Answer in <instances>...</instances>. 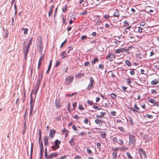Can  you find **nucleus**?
<instances>
[{
    "instance_id": "774afa93",
    "label": "nucleus",
    "mask_w": 159,
    "mask_h": 159,
    "mask_svg": "<svg viewBox=\"0 0 159 159\" xmlns=\"http://www.w3.org/2000/svg\"><path fill=\"white\" fill-rule=\"evenodd\" d=\"M104 17L105 19H108L110 17V16L109 15H105L104 16Z\"/></svg>"
},
{
    "instance_id": "f03ea898",
    "label": "nucleus",
    "mask_w": 159,
    "mask_h": 159,
    "mask_svg": "<svg viewBox=\"0 0 159 159\" xmlns=\"http://www.w3.org/2000/svg\"><path fill=\"white\" fill-rule=\"evenodd\" d=\"M32 39V38L29 41V42L28 43L27 47H26L25 45V42L24 43V46L23 47V52L25 54V59H27V54L28 52L31 43Z\"/></svg>"
},
{
    "instance_id": "6ab92c4d",
    "label": "nucleus",
    "mask_w": 159,
    "mask_h": 159,
    "mask_svg": "<svg viewBox=\"0 0 159 159\" xmlns=\"http://www.w3.org/2000/svg\"><path fill=\"white\" fill-rule=\"evenodd\" d=\"M148 102L154 104H155L156 103V102L155 100L150 98H148Z\"/></svg>"
},
{
    "instance_id": "13d9d810",
    "label": "nucleus",
    "mask_w": 159,
    "mask_h": 159,
    "mask_svg": "<svg viewBox=\"0 0 159 159\" xmlns=\"http://www.w3.org/2000/svg\"><path fill=\"white\" fill-rule=\"evenodd\" d=\"M119 129L120 131L123 132L125 131L123 127H119Z\"/></svg>"
},
{
    "instance_id": "7c9ffc66",
    "label": "nucleus",
    "mask_w": 159,
    "mask_h": 159,
    "mask_svg": "<svg viewBox=\"0 0 159 159\" xmlns=\"http://www.w3.org/2000/svg\"><path fill=\"white\" fill-rule=\"evenodd\" d=\"M131 71H130V74L132 75H134L135 74V69H129Z\"/></svg>"
},
{
    "instance_id": "5701e85b",
    "label": "nucleus",
    "mask_w": 159,
    "mask_h": 159,
    "mask_svg": "<svg viewBox=\"0 0 159 159\" xmlns=\"http://www.w3.org/2000/svg\"><path fill=\"white\" fill-rule=\"evenodd\" d=\"M69 143L71 146H74L75 145V143L74 142V139L73 138H71L69 142Z\"/></svg>"
},
{
    "instance_id": "4468645a",
    "label": "nucleus",
    "mask_w": 159,
    "mask_h": 159,
    "mask_svg": "<svg viewBox=\"0 0 159 159\" xmlns=\"http://www.w3.org/2000/svg\"><path fill=\"white\" fill-rule=\"evenodd\" d=\"M44 145L45 146H48V136H46L44 137Z\"/></svg>"
},
{
    "instance_id": "39448f33",
    "label": "nucleus",
    "mask_w": 159,
    "mask_h": 159,
    "mask_svg": "<svg viewBox=\"0 0 159 159\" xmlns=\"http://www.w3.org/2000/svg\"><path fill=\"white\" fill-rule=\"evenodd\" d=\"M138 152L139 153L141 158L146 159L147 158L146 154L145 152L142 148H139Z\"/></svg>"
},
{
    "instance_id": "c03bdc74",
    "label": "nucleus",
    "mask_w": 159,
    "mask_h": 159,
    "mask_svg": "<svg viewBox=\"0 0 159 159\" xmlns=\"http://www.w3.org/2000/svg\"><path fill=\"white\" fill-rule=\"evenodd\" d=\"M138 32L139 33H141L143 32V29L141 27H139L138 29Z\"/></svg>"
},
{
    "instance_id": "5fc2aeb1",
    "label": "nucleus",
    "mask_w": 159,
    "mask_h": 159,
    "mask_svg": "<svg viewBox=\"0 0 159 159\" xmlns=\"http://www.w3.org/2000/svg\"><path fill=\"white\" fill-rule=\"evenodd\" d=\"M93 108L95 109H97L98 110H100L101 109L100 107L97 106H93Z\"/></svg>"
},
{
    "instance_id": "c756f323",
    "label": "nucleus",
    "mask_w": 159,
    "mask_h": 159,
    "mask_svg": "<svg viewBox=\"0 0 159 159\" xmlns=\"http://www.w3.org/2000/svg\"><path fill=\"white\" fill-rule=\"evenodd\" d=\"M113 159H116L117 156V152H113L112 153Z\"/></svg>"
},
{
    "instance_id": "20e7f679",
    "label": "nucleus",
    "mask_w": 159,
    "mask_h": 159,
    "mask_svg": "<svg viewBox=\"0 0 159 159\" xmlns=\"http://www.w3.org/2000/svg\"><path fill=\"white\" fill-rule=\"evenodd\" d=\"M33 91H32L30 94V114L31 115L32 111H33V108L34 107V101L33 102V97H32V93Z\"/></svg>"
},
{
    "instance_id": "412c9836",
    "label": "nucleus",
    "mask_w": 159,
    "mask_h": 159,
    "mask_svg": "<svg viewBox=\"0 0 159 159\" xmlns=\"http://www.w3.org/2000/svg\"><path fill=\"white\" fill-rule=\"evenodd\" d=\"M98 58L93 57V59L92 61L91 62L92 64H94L96 63L97 62H98Z\"/></svg>"
},
{
    "instance_id": "052dcab7",
    "label": "nucleus",
    "mask_w": 159,
    "mask_h": 159,
    "mask_svg": "<svg viewBox=\"0 0 159 159\" xmlns=\"http://www.w3.org/2000/svg\"><path fill=\"white\" fill-rule=\"evenodd\" d=\"M87 102L90 105H92L93 104V102L92 101H91L88 100L87 101Z\"/></svg>"
},
{
    "instance_id": "37998d69",
    "label": "nucleus",
    "mask_w": 159,
    "mask_h": 159,
    "mask_svg": "<svg viewBox=\"0 0 159 159\" xmlns=\"http://www.w3.org/2000/svg\"><path fill=\"white\" fill-rule=\"evenodd\" d=\"M39 143L40 149H43L42 141L40 142Z\"/></svg>"
},
{
    "instance_id": "338daca9",
    "label": "nucleus",
    "mask_w": 159,
    "mask_h": 159,
    "mask_svg": "<svg viewBox=\"0 0 159 159\" xmlns=\"http://www.w3.org/2000/svg\"><path fill=\"white\" fill-rule=\"evenodd\" d=\"M113 141L115 142V143H117V139L116 137H114L113 139Z\"/></svg>"
},
{
    "instance_id": "79ce46f5",
    "label": "nucleus",
    "mask_w": 159,
    "mask_h": 159,
    "mask_svg": "<svg viewBox=\"0 0 159 159\" xmlns=\"http://www.w3.org/2000/svg\"><path fill=\"white\" fill-rule=\"evenodd\" d=\"M139 24L140 26H143L146 24V23L144 21H142Z\"/></svg>"
},
{
    "instance_id": "0e129e2a",
    "label": "nucleus",
    "mask_w": 159,
    "mask_h": 159,
    "mask_svg": "<svg viewBox=\"0 0 159 159\" xmlns=\"http://www.w3.org/2000/svg\"><path fill=\"white\" fill-rule=\"evenodd\" d=\"M97 146L98 148L100 149L101 148V144L99 143H97Z\"/></svg>"
},
{
    "instance_id": "393cba45",
    "label": "nucleus",
    "mask_w": 159,
    "mask_h": 159,
    "mask_svg": "<svg viewBox=\"0 0 159 159\" xmlns=\"http://www.w3.org/2000/svg\"><path fill=\"white\" fill-rule=\"evenodd\" d=\"M33 143H32L31 144V150H30V159H32V153L33 151Z\"/></svg>"
},
{
    "instance_id": "1a4fd4ad",
    "label": "nucleus",
    "mask_w": 159,
    "mask_h": 159,
    "mask_svg": "<svg viewBox=\"0 0 159 159\" xmlns=\"http://www.w3.org/2000/svg\"><path fill=\"white\" fill-rule=\"evenodd\" d=\"M129 49H125V48H118L116 49L115 51V53L116 54H118L123 52L125 51L128 50Z\"/></svg>"
},
{
    "instance_id": "0eeeda50",
    "label": "nucleus",
    "mask_w": 159,
    "mask_h": 159,
    "mask_svg": "<svg viewBox=\"0 0 159 159\" xmlns=\"http://www.w3.org/2000/svg\"><path fill=\"white\" fill-rule=\"evenodd\" d=\"M90 83L87 87V90H89L91 89L93 87V84L94 83V80L92 77L89 78Z\"/></svg>"
},
{
    "instance_id": "c9c22d12",
    "label": "nucleus",
    "mask_w": 159,
    "mask_h": 159,
    "mask_svg": "<svg viewBox=\"0 0 159 159\" xmlns=\"http://www.w3.org/2000/svg\"><path fill=\"white\" fill-rule=\"evenodd\" d=\"M126 155L127 156V157L130 159H132L133 157H132V156L131 155L130 153L129 152H126Z\"/></svg>"
},
{
    "instance_id": "e433bc0d",
    "label": "nucleus",
    "mask_w": 159,
    "mask_h": 159,
    "mask_svg": "<svg viewBox=\"0 0 159 159\" xmlns=\"http://www.w3.org/2000/svg\"><path fill=\"white\" fill-rule=\"evenodd\" d=\"M87 150L88 154L91 155H92L93 153L91 150L87 148Z\"/></svg>"
},
{
    "instance_id": "7ed1b4c3",
    "label": "nucleus",
    "mask_w": 159,
    "mask_h": 159,
    "mask_svg": "<svg viewBox=\"0 0 159 159\" xmlns=\"http://www.w3.org/2000/svg\"><path fill=\"white\" fill-rule=\"evenodd\" d=\"M74 77L72 76H67L65 80V84L67 85L70 84L73 81Z\"/></svg>"
},
{
    "instance_id": "58836bf2",
    "label": "nucleus",
    "mask_w": 159,
    "mask_h": 159,
    "mask_svg": "<svg viewBox=\"0 0 159 159\" xmlns=\"http://www.w3.org/2000/svg\"><path fill=\"white\" fill-rule=\"evenodd\" d=\"M125 63L129 66H131V63L129 61H125Z\"/></svg>"
},
{
    "instance_id": "a878e982",
    "label": "nucleus",
    "mask_w": 159,
    "mask_h": 159,
    "mask_svg": "<svg viewBox=\"0 0 159 159\" xmlns=\"http://www.w3.org/2000/svg\"><path fill=\"white\" fill-rule=\"evenodd\" d=\"M61 56L62 59L66 58L67 57V56L66 54V52L64 51L62 52L61 54Z\"/></svg>"
},
{
    "instance_id": "bf43d9fd",
    "label": "nucleus",
    "mask_w": 159,
    "mask_h": 159,
    "mask_svg": "<svg viewBox=\"0 0 159 159\" xmlns=\"http://www.w3.org/2000/svg\"><path fill=\"white\" fill-rule=\"evenodd\" d=\"M90 63L89 61H86L84 63V65L86 66H88L89 65Z\"/></svg>"
},
{
    "instance_id": "473e14b6",
    "label": "nucleus",
    "mask_w": 159,
    "mask_h": 159,
    "mask_svg": "<svg viewBox=\"0 0 159 159\" xmlns=\"http://www.w3.org/2000/svg\"><path fill=\"white\" fill-rule=\"evenodd\" d=\"M120 149L119 148H112V150L113 151V152H116L118 151Z\"/></svg>"
},
{
    "instance_id": "c85d7f7f",
    "label": "nucleus",
    "mask_w": 159,
    "mask_h": 159,
    "mask_svg": "<svg viewBox=\"0 0 159 159\" xmlns=\"http://www.w3.org/2000/svg\"><path fill=\"white\" fill-rule=\"evenodd\" d=\"M118 143L120 145H123L124 144V142L123 140L121 139H119L118 140Z\"/></svg>"
},
{
    "instance_id": "3c124183",
    "label": "nucleus",
    "mask_w": 159,
    "mask_h": 159,
    "mask_svg": "<svg viewBox=\"0 0 159 159\" xmlns=\"http://www.w3.org/2000/svg\"><path fill=\"white\" fill-rule=\"evenodd\" d=\"M89 122V120L87 119H85L84 120V123L86 124H87Z\"/></svg>"
},
{
    "instance_id": "680f3d73",
    "label": "nucleus",
    "mask_w": 159,
    "mask_h": 159,
    "mask_svg": "<svg viewBox=\"0 0 159 159\" xmlns=\"http://www.w3.org/2000/svg\"><path fill=\"white\" fill-rule=\"evenodd\" d=\"M151 91L152 93L153 94H155L157 93L156 91L154 89H151Z\"/></svg>"
},
{
    "instance_id": "f704fd0d",
    "label": "nucleus",
    "mask_w": 159,
    "mask_h": 159,
    "mask_svg": "<svg viewBox=\"0 0 159 159\" xmlns=\"http://www.w3.org/2000/svg\"><path fill=\"white\" fill-rule=\"evenodd\" d=\"M129 25V23L128 22V21L126 20H125L124 22V26L125 27L128 26Z\"/></svg>"
},
{
    "instance_id": "9d476101",
    "label": "nucleus",
    "mask_w": 159,
    "mask_h": 159,
    "mask_svg": "<svg viewBox=\"0 0 159 159\" xmlns=\"http://www.w3.org/2000/svg\"><path fill=\"white\" fill-rule=\"evenodd\" d=\"M59 154V153L58 152H53L49 155V157L50 158H52L54 157H56Z\"/></svg>"
},
{
    "instance_id": "72a5a7b5",
    "label": "nucleus",
    "mask_w": 159,
    "mask_h": 159,
    "mask_svg": "<svg viewBox=\"0 0 159 159\" xmlns=\"http://www.w3.org/2000/svg\"><path fill=\"white\" fill-rule=\"evenodd\" d=\"M111 98L112 99H116V94L114 93H112L111 94Z\"/></svg>"
},
{
    "instance_id": "603ef678",
    "label": "nucleus",
    "mask_w": 159,
    "mask_h": 159,
    "mask_svg": "<svg viewBox=\"0 0 159 159\" xmlns=\"http://www.w3.org/2000/svg\"><path fill=\"white\" fill-rule=\"evenodd\" d=\"M116 112L115 111H112L111 112V114L113 116H116Z\"/></svg>"
},
{
    "instance_id": "a211bd4d",
    "label": "nucleus",
    "mask_w": 159,
    "mask_h": 159,
    "mask_svg": "<svg viewBox=\"0 0 159 159\" xmlns=\"http://www.w3.org/2000/svg\"><path fill=\"white\" fill-rule=\"evenodd\" d=\"M85 75L84 73H79L75 75V77L78 78H80L84 76Z\"/></svg>"
},
{
    "instance_id": "f3484780",
    "label": "nucleus",
    "mask_w": 159,
    "mask_h": 159,
    "mask_svg": "<svg viewBox=\"0 0 159 159\" xmlns=\"http://www.w3.org/2000/svg\"><path fill=\"white\" fill-rule=\"evenodd\" d=\"M159 83V80L155 79L151 82L152 85H156Z\"/></svg>"
},
{
    "instance_id": "f257e3e1",
    "label": "nucleus",
    "mask_w": 159,
    "mask_h": 159,
    "mask_svg": "<svg viewBox=\"0 0 159 159\" xmlns=\"http://www.w3.org/2000/svg\"><path fill=\"white\" fill-rule=\"evenodd\" d=\"M129 146L134 147L136 144V138L135 135L130 134L129 135Z\"/></svg>"
},
{
    "instance_id": "de8ad7c7",
    "label": "nucleus",
    "mask_w": 159,
    "mask_h": 159,
    "mask_svg": "<svg viewBox=\"0 0 159 159\" xmlns=\"http://www.w3.org/2000/svg\"><path fill=\"white\" fill-rule=\"evenodd\" d=\"M67 9V7L66 5H65L64 8L62 9V11L64 12H66Z\"/></svg>"
},
{
    "instance_id": "09e8293b",
    "label": "nucleus",
    "mask_w": 159,
    "mask_h": 159,
    "mask_svg": "<svg viewBox=\"0 0 159 159\" xmlns=\"http://www.w3.org/2000/svg\"><path fill=\"white\" fill-rule=\"evenodd\" d=\"M52 148L54 150H56L57 149H58L59 148H58V146H52Z\"/></svg>"
},
{
    "instance_id": "dca6fc26",
    "label": "nucleus",
    "mask_w": 159,
    "mask_h": 159,
    "mask_svg": "<svg viewBox=\"0 0 159 159\" xmlns=\"http://www.w3.org/2000/svg\"><path fill=\"white\" fill-rule=\"evenodd\" d=\"M54 5L52 4L50 7L49 11L48 12V17H50L52 14L53 10L54 8Z\"/></svg>"
},
{
    "instance_id": "ea45409f",
    "label": "nucleus",
    "mask_w": 159,
    "mask_h": 159,
    "mask_svg": "<svg viewBox=\"0 0 159 159\" xmlns=\"http://www.w3.org/2000/svg\"><path fill=\"white\" fill-rule=\"evenodd\" d=\"M22 30H24V34H27L28 31V29L22 28Z\"/></svg>"
},
{
    "instance_id": "6e6552de",
    "label": "nucleus",
    "mask_w": 159,
    "mask_h": 159,
    "mask_svg": "<svg viewBox=\"0 0 159 159\" xmlns=\"http://www.w3.org/2000/svg\"><path fill=\"white\" fill-rule=\"evenodd\" d=\"M37 47L38 49L40 50L41 52L43 49V46L42 40L41 39H40V40L38 42Z\"/></svg>"
},
{
    "instance_id": "49530a36",
    "label": "nucleus",
    "mask_w": 159,
    "mask_h": 159,
    "mask_svg": "<svg viewBox=\"0 0 159 159\" xmlns=\"http://www.w3.org/2000/svg\"><path fill=\"white\" fill-rule=\"evenodd\" d=\"M134 107L135 108V110H136V111L137 112L138 111H139V108L138 107H137L136 104H135L134 105Z\"/></svg>"
},
{
    "instance_id": "ddd939ff",
    "label": "nucleus",
    "mask_w": 159,
    "mask_h": 159,
    "mask_svg": "<svg viewBox=\"0 0 159 159\" xmlns=\"http://www.w3.org/2000/svg\"><path fill=\"white\" fill-rule=\"evenodd\" d=\"M56 130L54 129L51 130H50L49 136L52 138L54 137L55 134L56 133Z\"/></svg>"
},
{
    "instance_id": "423d86ee",
    "label": "nucleus",
    "mask_w": 159,
    "mask_h": 159,
    "mask_svg": "<svg viewBox=\"0 0 159 159\" xmlns=\"http://www.w3.org/2000/svg\"><path fill=\"white\" fill-rule=\"evenodd\" d=\"M115 55L112 53L108 54L106 57V59L110 61H113L115 59Z\"/></svg>"
},
{
    "instance_id": "e2e57ef3",
    "label": "nucleus",
    "mask_w": 159,
    "mask_h": 159,
    "mask_svg": "<svg viewBox=\"0 0 159 159\" xmlns=\"http://www.w3.org/2000/svg\"><path fill=\"white\" fill-rule=\"evenodd\" d=\"M98 68L99 69L101 68L103 69H104V67L103 65L99 64L98 66Z\"/></svg>"
},
{
    "instance_id": "69168bd1",
    "label": "nucleus",
    "mask_w": 159,
    "mask_h": 159,
    "mask_svg": "<svg viewBox=\"0 0 159 159\" xmlns=\"http://www.w3.org/2000/svg\"><path fill=\"white\" fill-rule=\"evenodd\" d=\"M74 118L78 120L80 119V117L78 115H75L74 116Z\"/></svg>"
},
{
    "instance_id": "6e6d98bb",
    "label": "nucleus",
    "mask_w": 159,
    "mask_h": 159,
    "mask_svg": "<svg viewBox=\"0 0 159 159\" xmlns=\"http://www.w3.org/2000/svg\"><path fill=\"white\" fill-rule=\"evenodd\" d=\"M144 70L143 69H141V73L142 74H144L145 76L147 77V75H146V74H144Z\"/></svg>"
},
{
    "instance_id": "864d4df0",
    "label": "nucleus",
    "mask_w": 159,
    "mask_h": 159,
    "mask_svg": "<svg viewBox=\"0 0 159 159\" xmlns=\"http://www.w3.org/2000/svg\"><path fill=\"white\" fill-rule=\"evenodd\" d=\"M87 14V12L86 11H84L83 12H80L81 15H86Z\"/></svg>"
},
{
    "instance_id": "a19ab883",
    "label": "nucleus",
    "mask_w": 159,
    "mask_h": 159,
    "mask_svg": "<svg viewBox=\"0 0 159 159\" xmlns=\"http://www.w3.org/2000/svg\"><path fill=\"white\" fill-rule=\"evenodd\" d=\"M51 62H52V60H51L50 61V63H49V66H48V70L47 71V73H48V72H49V70H50V69L51 68V66H52Z\"/></svg>"
},
{
    "instance_id": "bb28decb",
    "label": "nucleus",
    "mask_w": 159,
    "mask_h": 159,
    "mask_svg": "<svg viewBox=\"0 0 159 159\" xmlns=\"http://www.w3.org/2000/svg\"><path fill=\"white\" fill-rule=\"evenodd\" d=\"M100 136L102 138H105L106 136V132H105L104 133H103L102 132H101V133Z\"/></svg>"
},
{
    "instance_id": "aec40b11",
    "label": "nucleus",
    "mask_w": 159,
    "mask_h": 159,
    "mask_svg": "<svg viewBox=\"0 0 159 159\" xmlns=\"http://www.w3.org/2000/svg\"><path fill=\"white\" fill-rule=\"evenodd\" d=\"M113 15L114 16L118 17L120 16L119 12L117 9H116Z\"/></svg>"
},
{
    "instance_id": "cd10ccee",
    "label": "nucleus",
    "mask_w": 159,
    "mask_h": 159,
    "mask_svg": "<svg viewBox=\"0 0 159 159\" xmlns=\"http://www.w3.org/2000/svg\"><path fill=\"white\" fill-rule=\"evenodd\" d=\"M55 105L56 107L57 108H60L61 106L60 103L56 99L55 101Z\"/></svg>"
},
{
    "instance_id": "f8f14e48",
    "label": "nucleus",
    "mask_w": 159,
    "mask_h": 159,
    "mask_svg": "<svg viewBox=\"0 0 159 159\" xmlns=\"http://www.w3.org/2000/svg\"><path fill=\"white\" fill-rule=\"evenodd\" d=\"M44 58V57L42 56L40 58L39 61V63L38 66V68L39 69L40 66L42 64V61H43Z\"/></svg>"
},
{
    "instance_id": "4d7b16f0",
    "label": "nucleus",
    "mask_w": 159,
    "mask_h": 159,
    "mask_svg": "<svg viewBox=\"0 0 159 159\" xmlns=\"http://www.w3.org/2000/svg\"><path fill=\"white\" fill-rule=\"evenodd\" d=\"M66 39L63 42L60 46V47L62 48L63 47V45L66 43Z\"/></svg>"
},
{
    "instance_id": "4be33fe9",
    "label": "nucleus",
    "mask_w": 159,
    "mask_h": 159,
    "mask_svg": "<svg viewBox=\"0 0 159 159\" xmlns=\"http://www.w3.org/2000/svg\"><path fill=\"white\" fill-rule=\"evenodd\" d=\"M62 133L65 135V137H66L68 134V131L64 129L62 131Z\"/></svg>"
},
{
    "instance_id": "8fccbe9b",
    "label": "nucleus",
    "mask_w": 159,
    "mask_h": 159,
    "mask_svg": "<svg viewBox=\"0 0 159 159\" xmlns=\"http://www.w3.org/2000/svg\"><path fill=\"white\" fill-rule=\"evenodd\" d=\"M146 117L149 119H152L153 118V116L152 115H150L149 114H147L146 115Z\"/></svg>"
},
{
    "instance_id": "b1692460",
    "label": "nucleus",
    "mask_w": 159,
    "mask_h": 159,
    "mask_svg": "<svg viewBox=\"0 0 159 159\" xmlns=\"http://www.w3.org/2000/svg\"><path fill=\"white\" fill-rule=\"evenodd\" d=\"M61 141L57 139L55 140V145L58 146V148H59V145L61 143Z\"/></svg>"
},
{
    "instance_id": "4c0bfd02",
    "label": "nucleus",
    "mask_w": 159,
    "mask_h": 159,
    "mask_svg": "<svg viewBox=\"0 0 159 159\" xmlns=\"http://www.w3.org/2000/svg\"><path fill=\"white\" fill-rule=\"evenodd\" d=\"M129 120L130 124L132 125H133L134 124V122L132 120V118L131 117H129Z\"/></svg>"
},
{
    "instance_id": "9b49d317",
    "label": "nucleus",
    "mask_w": 159,
    "mask_h": 159,
    "mask_svg": "<svg viewBox=\"0 0 159 159\" xmlns=\"http://www.w3.org/2000/svg\"><path fill=\"white\" fill-rule=\"evenodd\" d=\"M95 123L100 126H102V125L103 122L102 120H100L99 119H96L95 120Z\"/></svg>"
},
{
    "instance_id": "2eb2a0df",
    "label": "nucleus",
    "mask_w": 159,
    "mask_h": 159,
    "mask_svg": "<svg viewBox=\"0 0 159 159\" xmlns=\"http://www.w3.org/2000/svg\"><path fill=\"white\" fill-rule=\"evenodd\" d=\"M40 82H38V83H37L36 84L35 92L34 93V94L35 95H36L37 92L38 91L39 87L40 85Z\"/></svg>"
},
{
    "instance_id": "2f4dec72",
    "label": "nucleus",
    "mask_w": 159,
    "mask_h": 159,
    "mask_svg": "<svg viewBox=\"0 0 159 159\" xmlns=\"http://www.w3.org/2000/svg\"><path fill=\"white\" fill-rule=\"evenodd\" d=\"M87 39V36L86 35H82L81 37V39L83 41V42H84V39Z\"/></svg>"
},
{
    "instance_id": "a18cd8bd",
    "label": "nucleus",
    "mask_w": 159,
    "mask_h": 159,
    "mask_svg": "<svg viewBox=\"0 0 159 159\" xmlns=\"http://www.w3.org/2000/svg\"><path fill=\"white\" fill-rule=\"evenodd\" d=\"M78 108L79 109L81 110H83L84 109V107L81 104L79 105Z\"/></svg>"
}]
</instances>
